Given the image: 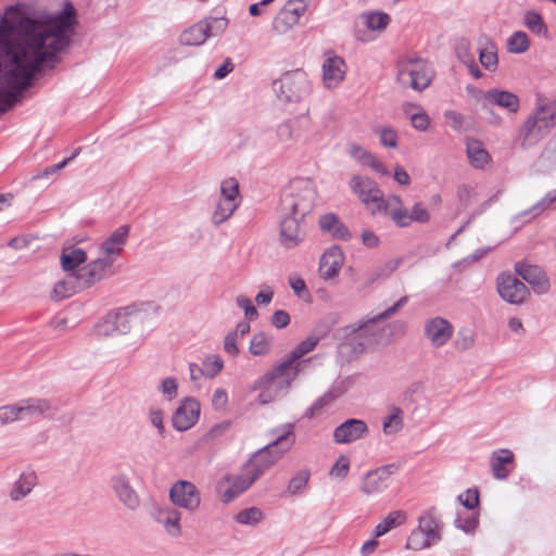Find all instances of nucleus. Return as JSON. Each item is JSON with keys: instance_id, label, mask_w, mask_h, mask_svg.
I'll return each instance as SVG.
<instances>
[{"instance_id": "nucleus-1", "label": "nucleus", "mask_w": 556, "mask_h": 556, "mask_svg": "<svg viewBox=\"0 0 556 556\" xmlns=\"http://www.w3.org/2000/svg\"><path fill=\"white\" fill-rule=\"evenodd\" d=\"M75 9L39 17L25 5L5 9L0 18V114L14 106L35 75L59 61L74 33Z\"/></svg>"}, {"instance_id": "nucleus-2", "label": "nucleus", "mask_w": 556, "mask_h": 556, "mask_svg": "<svg viewBox=\"0 0 556 556\" xmlns=\"http://www.w3.org/2000/svg\"><path fill=\"white\" fill-rule=\"evenodd\" d=\"M408 301L407 296H402L392 306L382 313L361 321L358 325H349L338 331V337L343 339L338 346L341 356L352 358L362 354L366 346L372 344L378 336L377 323L391 317Z\"/></svg>"}, {"instance_id": "nucleus-3", "label": "nucleus", "mask_w": 556, "mask_h": 556, "mask_svg": "<svg viewBox=\"0 0 556 556\" xmlns=\"http://www.w3.org/2000/svg\"><path fill=\"white\" fill-rule=\"evenodd\" d=\"M293 429V424H285L273 429V441L255 452L244 464L256 480L291 450L295 441Z\"/></svg>"}, {"instance_id": "nucleus-4", "label": "nucleus", "mask_w": 556, "mask_h": 556, "mask_svg": "<svg viewBox=\"0 0 556 556\" xmlns=\"http://www.w3.org/2000/svg\"><path fill=\"white\" fill-rule=\"evenodd\" d=\"M298 375L299 368L291 367L289 363L281 361L254 381L252 390L260 392L257 403L266 405L280 395L287 394Z\"/></svg>"}, {"instance_id": "nucleus-5", "label": "nucleus", "mask_w": 556, "mask_h": 556, "mask_svg": "<svg viewBox=\"0 0 556 556\" xmlns=\"http://www.w3.org/2000/svg\"><path fill=\"white\" fill-rule=\"evenodd\" d=\"M316 195L313 179H292L281 195V210L286 214H298L305 217L313 210Z\"/></svg>"}, {"instance_id": "nucleus-6", "label": "nucleus", "mask_w": 556, "mask_h": 556, "mask_svg": "<svg viewBox=\"0 0 556 556\" xmlns=\"http://www.w3.org/2000/svg\"><path fill=\"white\" fill-rule=\"evenodd\" d=\"M556 126V108L552 102L539 100L534 112L527 118L522 128V144L530 146L547 135Z\"/></svg>"}, {"instance_id": "nucleus-7", "label": "nucleus", "mask_w": 556, "mask_h": 556, "mask_svg": "<svg viewBox=\"0 0 556 556\" xmlns=\"http://www.w3.org/2000/svg\"><path fill=\"white\" fill-rule=\"evenodd\" d=\"M433 75L431 65L420 58H406L399 63L397 80L404 87L422 91L430 85Z\"/></svg>"}, {"instance_id": "nucleus-8", "label": "nucleus", "mask_w": 556, "mask_h": 556, "mask_svg": "<svg viewBox=\"0 0 556 556\" xmlns=\"http://www.w3.org/2000/svg\"><path fill=\"white\" fill-rule=\"evenodd\" d=\"M228 25L229 20L226 16H208L186 28L180 34L179 41L184 46L199 47L208 38L223 35Z\"/></svg>"}, {"instance_id": "nucleus-9", "label": "nucleus", "mask_w": 556, "mask_h": 556, "mask_svg": "<svg viewBox=\"0 0 556 556\" xmlns=\"http://www.w3.org/2000/svg\"><path fill=\"white\" fill-rule=\"evenodd\" d=\"M273 88L278 99L287 103L300 102L311 92V83L306 73L295 70L285 73L275 80Z\"/></svg>"}, {"instance_id": "nucleus-10", "label": "nucleus", "mask_w": 556, "mask_h": 556, "mask_svg": "<svg viewBox=\"0 0 556 556\" xmlns=\"http://www.w3.org/2000/svg\"><path fill=\"white\" fill-rule=\"evenodd\" d=\"M349 186L371 215L379 214L386 198L375 180L367 176L353 175Z\"/></svg>"}, {"instance_id": "nucleus-11", "label": "nucleus", "mask_w": 556, "mask_h": 556, "mask_svg": "<svg viewBox=\"0 0 556 556\" xmlns=\"http://www.w3.org/2000/svg\"><path fill=\"white\" fill-rule=\"evenodd\" d=\"M168 497L172 505L190 514L197 513L202 504L200 490L188 480L175 481L169 488Z\"/></svg>"}, {"instance_id": "nucleus-12", "label": "nucleus", "mask_w": 556, "mask_h": 556, "mask_svg": "<svg viewBox=\"0 0 556 556\" xmlns=\"http://www.w3.org/2000/svg\"><path fill=\"white\" fill-rule=\"evenodd\" d=\"M256 481V478L248 469L242 466L241 471L237 475H226L218 483V492L224 504H229L244 493Z\"/></svg>"}, {"instance_id": "nucleus-13", "label": "nucleus", "mask_w": 556, "mask_h": 556, "mask_svg": "<svg viewBox=\"0 0 556 556\" xmlns=\"http://www.w3.org/2000/svg\"><path fill=\"white\" fill-rule=\"evenodd\" d=\"M150 517L160 526L164 532L173 538L178 539L182 534L181 511L174 505H161L153 503L149 510Z\"/></svg>"}, {"instance_id": "nucleus-14", "label": "nucleus", "mask_w": 556, "mask_h": 556, "mask_svg": "<svg viewBox=\"0 0 556 556\" xmlns=\"http://www.w3.org/2000/svg\"><path fill=\"white\" fill-rule=\"evenodd\" d=\"M496 290L503 301L513 305H522L530 296L527 286L509 273L498 275Z\"/></svg>"}, {"instance_id": "nucleus-15", "label": "nucleus", "mask_w": 556, "mask_h": 556, "mask_svg": "<svg viewBox=\"0 0 556 556\" xmlns=\"http://www.w3.org/2000/svg\"><path fill=\"white\" fill-rule=\"evenodd\" d=\"M348 66L343 58L328 51L324 55L321 80L327 89L338 88L344 80Z\"/></svg>"}, {"instance_id": "nucleus-16", "label": "nucleus", "mask_w": 556, "mask_h": 556, "mask_svg": "<svg viewBox=\"0 0 556 556\" xmlns=\"http://www.w3.org/2000/svg\"><path fill=\"white\" fill-rule=\"evenodd\" d=\"M201 406L195 397L182 399L172 415V425L179 431L191 429L199 420Z\"/></svg>"}, {"instance_id": "nucleus-17", "label": "nucleus", "mask_w": 556, "mask_h": 556, "mask_svg": "<svg viewBox=\"0 0 556 556\" xmlns=\"http://www.w3.org/2000/svg\"><path fill=\"white\" fill-rule=\"evenodd\" d=\"M129 236V226L122 225L116 228L100 245L99 257L110 262L113 266L117 257L122 254Z\"/></svg>"}, {"instance_id": "nucleus-18", "label": "nucleus", "mask_w": 556, "mask_h": 556, "mask_svg": "<svg viewBox=\"0 0 556 556\" xmlns=\"http://www.w3.org/2000/svg\"><path fill=\"white\" fill-rule=\"evenodd\" d=\"M481 108L485 111H491L492 106H498L506 110L508 113H516L519 110L520 101L517 94L497 88L489 89L481 93L480 97Z\"/></svg>"}, {"instance_id": "nucleus-19", "label": "nucleus", "mask_w": 556, "mask_h": 556, "mask_svg": "<svg viewBox=\"0 0 556 556\" xmlns=\"http://www.w3.org/2000/svg\"><path fill=\"white\" fill-rule=\"evenodd\" d=\"M394 465H388L365 473L359 484L361 492L368 496L383 492L389 485Z\"/></svg>"}, {"instance_id": "nucleus-20", "label": "nucleus", "mask_w": 556, "mask_h": 556, "mask_svg": "<svg viewBox=\"0 0 556 556\" xmlns=\"http://www.w3.org/2000/svg\"><path fill=\"white\" fill-rule=\"evenodd\" d=\"M515 270L518 276L532 287L534 293L542 295L549 291V280L545 271L540 266L518 262L515 265Z\"/></svg>"}, {"instance_id": "nucleus-21", "label": "nucleus", "mask_w": 556, "mask_h": 556, "mask_svg": "<svg viewBox=\"0 0 556 556\" xmlns=\"http://www.w3.org/2000/svg\"><path fill=\"white\" fill-rule=\"evenodd\" d=\"M111 486L118 501L129 510L135 511L140 506V497L125 473L111 478Z\"/></svg>"}, {"instance_id": "nucleus-22", "label": "nucleus", "mask_w": 556, "mask_h": 556, "mask_svg": "<svg viewBox=\"0 0 556 556\" xmlns=\"http://www.w3.org/2000/svg\"><path fill=\"white\" fill-rule=\"evenodd\" d=\"M453 332V325L442 317L430 318L425 324V337L434 348L445 345L452 338Z\"/></svg>"}, {"instance_id": "nucleus-23", "label": "nucleus", "mask_w": 556, "mask_h": 556, "mask_svg": "<svg viewBox=\"0 0 556 556\" xmlns=\"http://www.w3.org/2000/svg\"><path fill=\"white\" fill-rule=\"evenodd\" d=\"M37 484V472L31 468H26L11 484L8 496L13 503L22 502L31 494Z\"/></svg>"}, {"instance_id": "nucleus-24", "label": "nucleus", "mask_w": 556, "mask_h": 556, "mask_svg": "<svg viewBox=\"0 0 556 556\" xmlns=\"http://www.w3.org/2000/svg\"><path fill=\"white\" fill-rule=\"evenodd\" d=\"M111 267L112 265H110V262H106L98 256L96 260L89 262L77 273H75L78 286L81 288L92 287L104 278L106 271Z\"/></svg>"}, {"instance_id": "nucleus-25", "label": "nucleus", "mask_w": 556, "mask_h": 556, "mask_svg": "<svg viewBox=\"0 0 556 556\" xmlns=\"http://www.w3.org/2000/svg\"><path fill=\"white\" fill-rule=\"evenodd\" d=\"M22 420H37L38 418L51 417L54 413L52 403L47 399L29 397L18 401Z\"/></svg>"}, {"instance_id": "nucleus-26", "label": "nucleus", "mask_w": 556, "mask_h": 556, "mask_svg": "<svg viewBox=\"0 0 556 556\" xmlns=\"http://www.w3.org/2000/svg\"><path fill=\"white\" fill-rule=\"evenodd\" d=\"M368 427L362 419L351 418L339 425L333 431V441L337 444H349L364 438Z\"/></svg>"}, {"instance_id": "nucleus-27", "label": "nucleus", "mask_w": 556, "mask_h": 556, "mask_svg": "<svg viewBox=\"0 0 556 556\" xmlns=\"http://www.w3.org/2000/svg\"><path fill=\"white\" fill-rule=\"evenodd\" d=\"M304 216L298 214H280V237L282 244L287 248L295 247L302 240V231L300 227Z\"/></svg>"}, {"instance_id": "nucleus-28", "label": "nucleus", "mask_w": 556, "mask_h": 556, "mask_svg": "<svg viewBox=\"0 0 556 556\" xmlns=\"http://www.w3.org/2000/svg\"><path fill=\"white\" fill-rule=\"evenodd\" d=\"M344 253L340 247L333 245L330 247L326 252L321 255L319 262V275L324 280H330L336 278L343 264H344Z\"/></svg>"}, {"instance_id": "nucleus-29", "label": "nucleus", "mask_w": 556, "mask_h": 556, "mask_svg": "<svg viewBox=\"0 0 556 556\" xmlns=\"http://www.w3.org/2000/svg\"><path fill=\"white\" fill-rule=\"evenodd\" d=\"M379 214H384L400 228L410 226L412 217L408 210L404 206L403 200L396 194H390L386 198Z\"/></svg>"}, {"instance_id": "nucleus-30", "label": "nucleus", "mask_w": 556, "mask_h": 556, "mask_svg": "<svg viewBox=\"0 0 556 556\" xmlns=\"http://www.w3.org/2000/svg\"><path fill=\"white\" fill-rule=\"evenodd\" d=\"M348 154L359 165L368 166L381 176H389L390 172L387 166L369 150L363 146L351 142L346 148Z\"/></svg>"}, {"instance_id": "nucleus-31", "label": "nucleus", "mask_w": 556, "mask_h": 556, "mask_svg": "<svg viewBox=\"0 0 556 556\" xmlns=\"http://www.w3.org/2000/svg\"><path fill=\"white\" fill-rule=\"evenodd\" d=\"M318 224L323 232L330 235L337 240L349 241L352 238L348 226L333 213L320 216Z\"/></svg>"}, {"instance_id": "nucleus-32", "label": "nucleus", "mask_w": 556, "mask_h": 556, "mask_svg": "<svg viewBox=\"0 0 556 556\" xmlns=\"http://www.w3.org/2000/svg\"><path fill=\"white\" fill-rule=\"evenodd\" d=\"M515 456L510 450L501 448L494 451L490 458L492 475L497 480H505L509 475L507 465L514 463Z\"/></svg>"}, {"instance_id": "nucleus-33", "label": "nucleus", "mask_w": 556, "mask_h": 556, "mask_svg": "<svg viewBox=\"0 0 556 556\" xmlns=\"http://www.w3.org/2000/svg\"><path fill=\"white\" fill-rule=\"evenodd\" d=\"M417 529L430 540V543L437 544L441 540L442 522L435 517L433 508L419 517Z\"/></svg>"}, {"instance_id": "nucleus-34", "label": "nucleus", "mask_w": 556, "mask_h": 556, "mask_svg": "<svg viewBox=\"0 0 556 556\" xmlns=\"http://www.w3.org/2000/svg\"><path fill=\"white\" fill-rule=\"evenodd\" d=\"M86 261L87 253L85 250L72 245H64L62 248L60 263L63 270L73 271Z\"/></svg>"}, {"instance_id": "nucleus-35", "label": "nucleus", "mask_w": 556, "mask_h": 556, "mask_svg": "<svg viewBox=\"0 0 556 556\" xmlns=\"http://www.w3.org/2000/svg\"><path fill=\"white\" fill-rule=\"evenodd\" d=\"M466 152L470 164L476 168H484L491 161L489 152L480 140L468 139Z\"/></svg>"}, {"instance_id": "nucleus-36", "label": "nucleus", "mask_w": 556, "mask_h": 556, "mask_svg": "<svg viewBox=\"0 0 556 556\" xmlns=\"http://www.w3.org/2000/svg\"><path fill=\"white\" fill-rule=\"evenodd\" d=\"M359 21L363 23V25L370 31L375 33H381L383 31L391 18L390 16L384 12H364L359 15Z\"/></svg>"}, {"instance_id": "nucleus-37", "label": "nucleus", "mask_w": 556, "mask_h": 556, "mask_svg": "<svg viewBox=\"0 0 556 556\" xmlns=\"http://www.w3.org/2000/svg\"><path fill=\"white\" fill-rule=\"evenodd\" d=\"M265 518L263 510L256 506L243 508L239 510L233 520L240 526L257 527Z\"/></svg>"}, {"instance_id": "nucleus-38", "label": "nucleus", "mask_w": 556, "mask_h": 556, "mask_svg": "<svg viewBox=\"0 0 556 556\" xmlns=\"http://www.w3.org/2000/svg\"><path fill=\"white\" fill-rule=\"evenodd\" d=\"M406 519L405 513L401 510L391 511L381 522H379L374 529V536L380 538L387 534L392 529L404 523Z\"/></svg>"}, {"instance_id": "nucleus-39", "label": "nucleus", "mask_w": 556, "mask_h": 556, "mask_svg": "<svg viewBox=\"0 0 556 556\" xmlns=\"http://www.w3.org/2000/svg\"><path fill=\"white\" fill-rule=\"evenodd\" d=\"M318 340L316 338H307L298 344V346L283 359L286 363H289L291 367L299 368L301 370L302 363L299 359L305 354L313 351L317 344Z\"/></svg>"}, {"instance_id": "nucleus-40", "label": "nucleus", "mask_w": 556, "mask_h": 556, "mask_svg": "<svg viewBox=\"0 0 556 556\" xmlns=\"http://www.w3.org/2000/svg\"><path fill=\"white\" fill-rule=\"evenodd\" d=\"M80 288L76 280V274L68 276L66 279L55 283L51 298L55 301H61L70 298L76 292V289Z\"/></svg>"}, {"instance_id": "nucleus-41", "label": "nucleus", "mask_w": 556, "mask_h": 556, "mask_svg": "<svg viewBox=\"0 0 556 556\" xmlns=\"http://www.w3.org/2000/svg\"><path fill=\"white\" fill-rule=\"evenodd\" d=\"M523 24L534 35L547 38L548 28L544 23L541 14H539L536 11H527L523 16Z\"/></svg>"}, {"instance_id": "nucleus-42", "label": "nucleus", "mask_w": 556, "mask_h": 556, "mask_svg": "<svg viewBox=\"0 0 556 556\" xmlns=\"http://www.w3.org/2000/svg\"><path fill=\"white\" fill-rule=\"evenodd\" d=\"M403 428V410L392 406L389 414L383 418L382 430L387 435L395 434Z\"/></svg>"}, {"instance_id": "nucleus-43", "label": "nucleus", "mask_w": 556, "mask_h": 556, "mask_svg": "<svg viewBox=\"0 0 556 556\" xmlns=\"http://www.w3.org/2000/svg\"><path fill=\"white\" fill-rule=\"evenodd\" d=\"M237 207L238 202H229L220 199L212 214V223L215 226L222 225L232 216Z\"/></svg>"}, {"instance_id": "nucleus-44", "label": "nucleus", "mask_w": 556, "mask_h": 556, "mask_svg": "<svg viewBox=\"0 0 556 556\" xmlns=\"http://www.w3.org/2000/svg\"><path fill=\"white\" fill-rule=\"evenodd\" d=\"M299 22L286 7L279 11L273 21V30L279 35L286 34Z\"/></svg>"}, {"instance_id": "nucleus-45", "label": "nucleus", "mask_w": 556, "mask_h": 556, "mask_svg": "<svg viewBox=\"0 0 556 556\" xmlns=\"http://www.w3.org/2000/svg\"><path fill=\"white\" fill-rule=\"evenodd\" d=\"M311 472L307 469L299 470L288 482L287 493L290 495L302 494L309 481Z\"/></svg>"}, {"instance_id": "nucleus-46", "label": "nucleus", "mask_w": 556, "mask_h": 556, "mask_svg": "<svg viewBox=\"0 0 556 556\" xmlns=\"http://www.w3.org/2000/svg\"><path fill=\"white\" fill-rule=\"evenodd\" d=\"M271 337L264 332L255 333L250 342V352L254 356L266 355L270 350Z\"/></svg>"}, {"instance_id": "nucleus-47", "label": "nucleus", "mask_w": 556, "mask_h": 556, "mask_svg": "<svg viewBox=\"0 0 556 556\" xmlns=\"http://www.w3.org/2000/svg\"><path fill=\"white\" fill-rule=\"evenodd\" d=\"M105 323L104 326H114L115 334H124L130 330V319L126 312L106 315Z\"/></svg>"}, {"instance_id": "nucleus-48", "label": "nucleus", "mask_w": 556, "mask_h": 556, "mask_svg": "<svg viewBox=\"0 0 556 556\" xmlns=\"http://www.w3.org/2000/svg\"><path fill=\"white\" fill-rule=\"evenodd\" d=\"M276 134L278 141L286 146L293 144L298 139L296 127L291 121L279 124Z\"/></svg>"}, {"instance_id": "nucleus-49", "label": "nucleus", "mask_w": 556, "mask_h": 556, "mask_svg": "<svg viewBox=\"0 0 556 556\" xmlns=\"http://www.w3.org/2000/svg\"><path fill=\"white\" fill-rule=\"evenodd\" d=\"M529 46L528 35L521 30L513 33L507 40V49L511 53H523L529 49Z\"/></svg>"}, {"instance_id": "nucleus-50", "label": "nucleus", "mask_w": 556, "mask_h": 556, "mask_svg": "<svg viewBox=\"0 0 556 556\" xmlns=\"http://www.w3.org/2000/svg\"><path fill=\"white\" fill-rule=\"evenodd\" d=\"M479 523L478 515L471 514H458L455 518L454 525L465 533L471 534L475 532Z\"/></svg>"}, {"instance_id": "nucleus-51", "label": "nucleus", "mask_w": 556, "mask_h": 556, "mask_svg": "<svg viewBox=\"0 0 556 556\" xmlns=\"http://www.w3.org/2000/svg\"><path fill=\"white\" fill-rule=\"evenodd\" d=\"M479 61L481 65L488 71H494L497 65L496 48L491 43L479 50Z\"/></svg>"}, {"instance_id": "nucleus-52", "label": "nucleus", "mask_w": 556, "mask_h": 556, "mask_svg": "<svg viewBox=\"0 0 556 556\" xmlns=\"http://www.w3.org/2000/svg\"><path fill=\"white\" fill-rule=\"evenodd\" d=\"M222 200L237 202L239 195V182L236 178H227L220 185Z\"/></svg>"}, {"instance_id": "nucleus-53", "label": "nucleus", "mask_w": 556, "mask_h": 556, "mask_svg": "<svg viewBox=\"0 0 556 556\" xmlns=\"http://www.w3.org/2000/svg\"><path fill=\"white\" fill-rule=\"evenodd\" d=\"M434 545L430 540L419 530H414L407 539L406 548L414 551H421Z\"/></svg>"}, {"instance_id": "nucleus-54", "label": "nucleus", "mask_w": 556, "mask_h": 556, "mask_svg": "<svg viewBox=\"0 0 556 556\" xmlns=\"http://www.w3.org/2000/svg\"><path fill=\"white\" fill-rule=\"evenodd\" d=\"M224 367V362L218 355H210L203 361V375L208 378L217 376Z\"/></svg>"}, {"instance_id": "nucleus-55", "label": "nucleus", "mask_w": 556, "mask_h": 556, "mask_svg": "<svg viewBox=\"0 0 556 556\" xmlns=\"http://www.w3.org/2000/svg\"><path fill=\"white\" fill-rule=\"evenodd\" d=\"M21 419V409L18 402L11 405L0 407V426H4Z\"/></svg>"}, {"instance_id": "nucleus-56", "label": "nucleus", "mask_w": 556, "mask_h": 556, "mask_svg": "<svg viewBox=\"0 0 556 556\" xmlns=\"http://www.w3.org/2000/svg\"><path fill=\"white\" fill-rule=\"evenodd\" d=\"M159 390L167 401H173L178 393V381L175 377L164 378L159 386Z\"/></svg>"}, {"instance_id": "nucleus-57", "label": "nucleus", "mask_w": 556, "mask_h": 556, "mask_svg": "<svg viewBox=\"0 0 556 556\" xmlns=\"http://www.w3.org/2000/svg\"><path fill=\"white\" fill-rule=\"evenodd\" d=\"M457 500L465 508L472 510L479 505V492L477 489H468Z\"/></svg>"}, {"instance_id": "nucleus-58", "label": "nucleus", "mask_w": 556, "mask_h": 556, "mask_svg": "<svg viewBox=\"0 0 556 556\" xmlns=\"http://www.w3.org/2000/svg\"><path fill=\"white\" fill-rule=\"evenodd\" d=\"M444 119L447 125L456 131H462L465 128V116L454 110H446L444 112Z\"/></svg>"}, {"instance_id": "nucleus-59", "label": "nucleus", "mask_w": 556, "mask_h": 556, "mask_svg": "<svg viewBox=\"0 0 556 556\" xmlns=\"http://www.w3.org/2000/svg\"><path fill=\"white\" fill-rule=\"evenodd\" d=\"M379 141L386 148H396L399 136L392 127H383L379 130Z\"/></svg>"}, {"instance_id": "nucleus-60", "label": "nucleus", "mask_w": 556, "mask_h": 556, "mask_svg": "<svg viewBox=\"0 0 556 556\" xmlns=\"http://www.w3.org/2000/svg\"><path fill=\"white\" fill-rule=\"evenodd\" d=\"M236 304L238 305V307L243 309L247 319L254 320L257 318V309L255 308V306L252 304V301L248 296L239 294L236 298Z\"/></svg>"}, {"instance_id": "nucleus-61", "label": "nucleus", "mask_w": 556, "mask_h": 556, "mask_svg": "<svg viewBox=\"0 0 556 556\" xmlns=\"http://www.w3.org/2000/svg\"><path fill=\"white\" fill-rule=\"evenodd\" d=\"M148 417L151 425L156 428L159 435L164 438L166 433L164 425V412L160 408H151L149 410Z\"/></svg>"}, {"instance_id": "nucleus-62", "label": "nucleus", "mask_w": 556, "mask_h": 556, "mask_svg": "<svg viewBox=\"0 0 556 556\" xmlns=\"http://www.w3.org/2000/svg\"><path fill=\"white\" fill-rule=\"evenodd\" d=\"M350 470V462L348 457L340 456L336 464L330 469V476L338 478V479H344Z\"/></svg>"}, {"instance_id": "nucleus-63", "label": "nucleus", "mask_w": 556, "mask_h": 556, "mask_svg": "<svg viewBox=\"0 0 556 556\" xmlns=\"http://www.w3.org/2000/svg\"><path fill=\"white\" fill-rule=\"evenodd\" d=\"M412 123L413 128L418 131H426L430 125V117L425 110L418 111L417 114H412Z\"/></svg>"}, {"instance_id": "nucleus-64", "label": "nucleus", "mask_w": 556, "mask_h": 556, "mask_svg": "<svg viewBox=\"0 0 556 556\" xmlns=\"http://www.w3.org/2000/svg\"><path fill=\"white\" fill-rule=\"evenodd\" d=\"M333 401V396L330 393L320 396L306 412V416L309 418L316 417L320 414L323 408L329 405Z\"/></svg>"}]
</instances>
